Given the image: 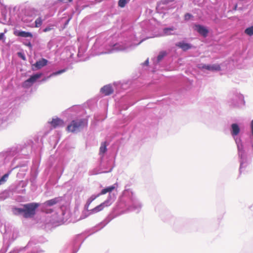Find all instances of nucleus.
<instances>
[{"label": "nucleus", "instance_id": "22", "mask_svg": "<svg viewBox=\"0 0 253 253\" xmlns=\"http://www.w3.org/2000/svg\"><path fill=\"white\" fill-rule=\"evenodd\" d=\"M65 71V69L59 70V71H57L56 72L53 73L52 74H51L49 76V77H51L52 76H56V75H59L60 74H61V73L64 72Z\"/></svg>", "mask_w": 253, "mask_h": 253}, {"label": "nucleus", "instance_id": "10", "mask_svg": "<svg viewBox=\"0 0 253 253\" xmlns=\"http://www.w3.org/2000/svg\"><path fill=\"white\" fill-rule=\"evenodd\" d=\"M47 63V61L45 59L42 58V59L37 61L34 64V66L38 69L42 68L45 66Z\"/></svg>", "mask_w": 253, "mask_h": 253}, {"label": "nucleus", "instance_id": "17", "mask_svg": "<svg viewBox=\"0 0 253 253\" xmlns=\"http://www.w3.org/2000/svg\"><path fill=\"white\" fill-rule=\"evenodd\" d=\"M245 33L249 36L253 35V26L247 28L245 30Z\"/></svg>", "mask_w": 253, "mask_h": 253}, {"label": "nucleus", "instance_id": "25", "mask_svg": "<svg viewBox=\"0 0 253 253\" xmlns=\"http://www.w3.org/2000/svg\"><path fill=\"white\" fill-rule=\"evenodd\" d=\"M191 17H192V15L190 13H186L184 15V19L186 21L189 20Z\"/></svg>", "mask_w": 253, "mask_h": 253}, {"label": "nucleus", "instance_id": "23", "mask_svg": "<svg viewBox=\"0 0 253 253\" xmlns=\"http://www.w3.org/2000/svg\"><path fill=\"white\" fill-rule=\"evenodd\" d=\"M207 65L203 64H198L197 65V67L199 69H206V70H207Z\"/></svg>", "mask_w": 253, "mask_h": 253}, {"label": "nucleus", "instance_id": "15", "mask_svg": "<svg viewBox=\"0 0 253 253\" xmlns=\"http://www.w3.org/2000/svg\"><path fill=\"white\" fill-rule=\"evenodd\" d=\"M106 146L107 145L106 142H104L101 143V146L99 149L100 154H104L106 152V151H107Z\"/></svg>", "mask_w": 253, "mask_h": 253}, {"label": "nucleus", "instance_id": "19", "mask_svg": "<svg viewBox=\"0 0 253 253\" xmlns=\"http://www.w3.org/2000/svg\"><path fill=\"white\" fill-rule=\"evenodd\" d=\"M35 23V27H36V28L40 27L42 25V18L41 17L38 18L36 20Z\"/></svg>", "mask_w": 253, "mask_h": 253}, {"label": "nucleus", "instance_id": "11", "mask_svg": "<svg viewBox=\"0 0 253 253\" xmlns=\"http://www.w3.org/2000/svg\"><path fill=\"white\" fill-rule=\"evenodd\" d=\"M176 46L181 48L184 51H186L191 47V46L189 43H185L184 42H178L176 44Z\"/></svg>", "mask_w": 253, "mask_h": 253}, {"label": "nucleus", "instance_id": "29", "mask_svg": "<svg viewBox=\"0 0 253 253\" xmlns=\"http://www.w3.org/2000/svg\"><path fill=\"white\" fill-rule=\"evenodd\" d=\"M4 34L3 33H0V40H2L4 38Z\"/></svg>", "mask_w": 253, "mask_h": 253}, {"label": "nucleus", "instance_id": "30", "mask_svg": "<svg viewBox=\"0 0 253 253\" xmlns=\"http://www.w3.org/2000/svg\"><path fill=\"white\" fill-rule=\"evenodd\" d=\"M18 55L20 57H21L23 60H25V57L24 55L22 54L21 53H18Z\"/></svg>", "mask_w": 253, "mask_h": 253}, {"label": "nucleus", "instance_id": "28", "mask_svg": "<svg viewBox=\"0 0 253 253\" xmlns=\"http://www.w3.org/2000/svg\"><path fill=\"white\" fill-rule=\"evenodd\" d=\"M118 44H115L114 45V46L115 47V48L117 50H123L124 49L123 48H120L118 47Z\"/></svg>", "mask_w": 253, "mask_h": 253}, {"label": "nucleus", "instance_id": "31", "mask_svg": "<svg viewBox=\"0 0 253 253\" xmlns=\"http://www.w3.org/2000/svg\"><path fill=\"white\" fill-rule=\"evenodd\" d=\"M251 127H252V132L253 135V120H252L251 122Z\"/></svg>", "mask_w": 253, "mask_h": 253}, {"label": "nucleus", "instance_id": "20", "mask_svg": "<svg viewBox=\"0 0 253 253\" xmlns=\"http://www.w3.org/2000/svg\"><path fill=\"white\" fill-rule=\"evenodd\" d=\"M9 176V173L4 174L0 179V185L3 184L7 180Z\"/></svg>", "mask_w": 253, "mask_h": 253}, {"label": "nucleus", "instance_id": "5", "mask_svg": "<svg viewBox=\"0 0 253 253\" xmlns=\"http://www.w3.org/2000/svg\"><path fill=\"white\" fill-rule=\"evenodd\" d=\"M42 76V73H39L31 76L30 78L26 80L23 83V86L27 87L31 86L32 84L35 83L37 79L41 78Z\"/></svg>", "mask_w": 253, "mask_h": 253}, {"label": "nucleus", "instance_id": "7", "mask_svg": "<svg viewBox=\"0 0 253 253\" xmlns=\"http://www.w3.org/2000/svg\"><path fill=\"white\" fill-rule=\"evenodd\" d=\"M100 91L104 95H109L113 93L114 90L110 85H106L101 88Z\"/></svg>", "mask_w": 253, "mask_h": 253}, {"label": "nucleus", "instance_id": "8", "mask_svg": "<svg viewBox=\"0 0 253 253\" xmlns=\"http://www.w3.org/2000/svg\"><path fill=\"white\" fill-rule=\"evenodd\" d=\"M14 34L17 36L24 38L30 37L32 38L33 37V34L31 33L25 31H15L14 32Z\"/></svg>", "mask_w": 253, "mask_h": 253}, {"label": "nucleus", "instance_id": "35", "mask_svg": "<svg viewBox=\"0 0 253 253\" xmlns=\"http://www.w3.org/2000/svg\"><path fill=\"white\" fill-rule=\"evenodd\" d=\"M64 0H61V1H64ZM73 0H68L69 2H71Z\"/></svg>", "mask_w": 253, "mask_h": 253}, {"label": "nucleus", "instance_id": "36", "mask_svg": "<svg viewBox=\"0 0 253 253\" xmlns=\"http://www.w3.org/2000/svg\"><path fill=\"white\" fill-rule=\"evenodd\" d=\"M70 19H69L68 20L67 23L70 21Z\"/></svg>", "mask_w": 253, "mask_h": 253}, {"label": "nucleus", "instance_id": "34", "mask_svg": "<svg viewBox=\"0 0 253 253\" xmlns=\"http://www.w3.org/2000/svg\"><path fill=\"white\" fill-rule=\"evenodd\" d=\"M27 46H28L30 47H32V44L30 42H29L28 44H26Z\"/></svg>", "mask_w": 253, "mask_h": 253}, {"label": "nucleus", "instance_id": "3", "mask_svg": "<svg viewBox=\"0 0 253 253\" xmlns=\"http://www.w3.org/2000/svg\"><path fill=\"white\" fill-rule=\"evenodd\" d=\"M115 189V186L114 185H112L108 187H106L101 190L100 193L97 194L96 196H92L90 197L87 201V205L88 206L91 202L94 201L96 198L98 197L101 195H104L106 194L107 193H110L113 191Z\"/></svg>", "mask_w": 253, "mask_h": 253}, {"label": "nucleus", "instance_id": "1", "mask_svg": "<svg viewBox=\"0 0 253 253\" xmlns=\"http://www.w3.org/2000/svg\"><path fill=\"white\" fill-rule=\"evenodd\" d=\"M86 124L85 121L84 119L73 120L70 125L67 126V130L71 132H75L79 131L83 128Z\"/></svg>", "mask_w": 253, "mask_h": 253}, {"label": "nucleus", "instance_id": "24", "mask_svg": "<svg viewBox=\"0 0 253 253\" xmlns=\"http://www.w3.org/2000/svg\"><path fill=\"white\" fill-rule=\"evenodd\" d=\"M174 30L173 28H166L164 29V33L166 35H169L168 33V31H173Z\"/></svg>", "mask_w": 253, "mask_h": 253}, {"label": "nucleus", "instance_id": "27", "mask_svg": "<svg viewBox=\"0 0 253 253\" xmlns=\"http://www.w3.org/2000/svg\"><path fill=\"white\" fill-rule=\"evenodd\" d=\"M51 29H52V28H50V27H46L45 28H44V29L43 30V31L44 32H48V31H50Z\"/></svg>", "mask_w": 253, "mask_h": 253}, {"label": "nucleus", "instance_id": "12", "mask_svg": "<svg viewBox=\"0 0 253 253\" xmlns=\"http://www.w3.org/2000/svg\"><path fill=\"white\" fill-rule=\"evenodd\" d=\"M59 201L60 200L59 198H55L54 199L46 201L44 203V205L49 207L52 206L58 203Z\"/></svg>", "mask_w": 253, "mask_h": 253}, {"label": "nucleus", "instance_id": "32", "mask_svg": "<svg viewBox=\"0 0 253 253\" xmlns=\"http://www.w3.org/2000/svg\"><path fill=\"white\" fill-rule=\"evenodd\" d=\"M149 64V60L148 59L146 60L145 62L144 63V64L146 65H148Z\"/></svg>", "mask_w": 253, "mask_h": 253}, {"label": "nucleus", "instance_id": "13", "mask_svg": "<svg viewBox=\"0 0 253 253\" xmlns=\"http://www.w3.org/2000/svg\"><path fill=\"white\" fill-rule=\"evenodd\" d=\"M231 134L233 136L237 135L240 132V128L237 124H233L231 125Z\"/></svg>", "mask_w": 253, "mask_h": 253}, {"label": "nucleus", "instance_id": "16", "mask_svg": "<svg viewBox=\"0 0 253 253\" xmlns=\"http://www.w3.org/2000/svg\"><path fill=\"white\" fill-rule=\"evenodd\" d=\"M13 212L14 214H18L23 213L24 214V208H14L13 209Z\"/></svg>", "mask_w": 253, "mask_h": 253}, {"label": "nucleus", "instance_id": "26", "mask_svg": "<svg viewBox=\"0 0 253 253\" xmlns=\"http://www.w3.org/2000/svg\"><path fill=\"white\" fill-rule=\"evenodd\" d=\"M172 1H173V0H164L163 1H162V3L163 4H166L169 3V2H171Z\"/></svg>", "mask_w": 253, "mask_h": 253}, {"label": "nucleus", "instance_id": "14", "mask_svg": "<svg viewBox=\"0 0 253 253\" xmlns=\"http://www.w3.org/2000/svg\"><path fill=\"white\" fill-rule=\"evenodd\" d=\"M207 70L209 71H220L221 70L220 66L219 64H213L212 65H207Z\"/></svg>", "mask_w": 253, "mask_h": 253}, {"label": "nucleus", "instance_id": "6", "mask_svg": "<svg viewBox=\"0 0 253 253\" xmlns=\"http://www.w3.org/2000/svg\"><path fill=\"white\" fill-rule=\"evenodd\" d=\"M195 30L204 37H207L209 33V30L204 26L201 25H195Z\"/></svg>", "mask_w": 253, "mask_h": 253}, {"label": "nucleus", "instance_id": "18", "mask_svg": "<svg viewBox=\"0 0 253 253\" xmlns=\"http://www.w3.org/2000/svg\"><path fill=\"white\" fill-rule=\"evenodd\" d=\"M167 55V52L165 51H161L159 53L157 57V61L158 62H160L162 59Z\"/></svg>", "mask_w": 253, "mask_h": 253}, {"label": "nucleus", "instance_id": "21", "mask_svg": "<svg viewBox=\"0 0 253 253\" xmlns=\"http://www.w3.org/2000/svg\"><path fill=\"white\" fill-rule=\"evenodd\" d=\"M126 3V0H119L118 1V5L121 7H124Z\"/></svg>", "mask_w": 253, "mask_h": 253}, {"label": "nucleus", "instance_id": "9", "mask_svg": "<svg viewBox=\"0 0 253 253\" xmlns=\"http://www.w3.org/2000/svg\"><path fill=\"white\" fill-rule=\"evenodd\" d=\"M50 124L54 128H56L57 126H63L64 122L62 120L57 118L53 119Z\"/></svg>", "mask_w": 253, "mask_h": 253}, {"label": "nucleus", "instance_id": "33", "mask_svg": "<svg viewBox=\"0 0 253 253\" xmlns=\"http://www.w3.org/2000/svg\"><path fill=\"white\" fill-rule=\"evenodd\" d=\"M50 78V77H49V76H48V77H47V78H44V79H43L42 80V81H45L47 79H48V78Z\"/></svg>", "mask_w": 253, "mask_h": 253}, {"label": "nucleus", "instance_id": "4", "mask_svg": "<svg viewBox=\"0 0 253 253\" xmlns=\"http://www.w3.org/2000/svg\"><path fill=\"white\" fill-rule=\"evenodd\" d=\"M111 203L110 200H107L94 208L90 210L91 213H95L102 211L105 208L111 206Z\"/></svg>", "mask_w": 253, "mask_h": 253}, {"label": "nucleus", "instance_id": "2", "mask_svg": "<svg viewBox=\"0 0 253 253\" xmlns=\"http://www.w3.org/2000/svg\"><path fill=\"white\" fill-rule=\"evenodd\" d=\"M40 206L39 204L32 203L23 205L24 212L23 216L25 218H29L33 216L36 213V210Z\"/></svg>", "mask_w": 253, "mask_h": 253}]
</instances>
